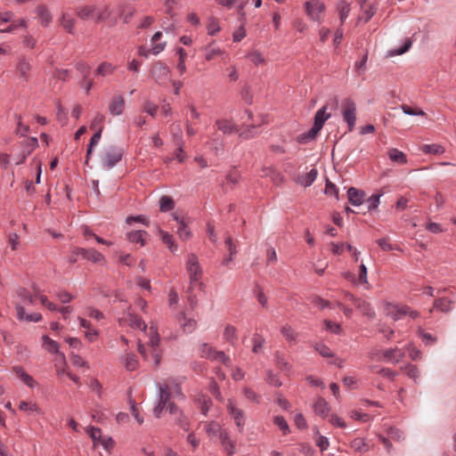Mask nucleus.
<instances>
[{
    "label": "nucleus",
    "instance_id": "nucleus-1",
    "mask_svg": "<svg viewBox=\"0 0 456 456\" xmlns=\"http://www.w3.org/2000/svg\"><path fill=\"white\" fill-rule=\"evenodd\" d=\"M186 265L187 272L189 273L191 281V286L188 291L190 292L196 283H199L200 288L202 289L204 286V284L200 281L202 276V270L200 265L198 257L195 254H190L188 256Z\"/></svg>",
    "mask_w": 456,
    "mask_h": 456
},
{
    "label": "nucleus",
    "instance_id": "nucleus-2",
    "mask_svg": "<svg viewBox=\"0 0 456 456\" xmlns=\"http://www.w3.org/2000/svg\"><path fill=\"white\" fill-rule=\"evenodd\" d=\"M341 115L346 123L348 131L354 129L356 122V104L352 98H346L341 103Z\"/></svg>",
    "mask_w": 456,
    "mask_h": 456
},
{
    "label": "nucleus",
    "instance_id": "nucleus-3",
    "mask_svg": "<svg viewBox=\"0 0 456 456\" xmlns=\"http://www.w3.org/2000/svg\"><path fill=\"white\" fill-rule=\"evenodd\" d=\"M123 150L117 146H110L104 151L101 159L102 165L106 168L113 167L123 157Z\"/></svg>",
    "mask_w": 456,
    "mask_h": 456
},
{
    "label": "nucleus",
    "instance_id": "nucleus-4",
    "mask_svg": "<svg viewBox=\"0 0 456 456\" xmlns=\"http://www.w3.org/2000/svg\"><path fill=\"white\" fill-rule=\"evenodd\" d=\"M149 330L150 340L148 342V346L151 349V356L155 366H159L161 361L160 350L159 348L160 338L156 327L151 326Z\"/></svg>",
    "mask_w": 456,
    "mask_h": 456
},
{
    "label": "nucleus",
    "instance_id": "nucleus-5",
    "mask_svg": "<svg viewBox=\"0 0 456 456\" xmlns=\"http://www.w3.org/2000/svg\"><path fill=\"white\" fill-rule=\"evenodd\" d=\"M15 73L22 80L28 82L32 75L30 61L23 55L18 57L15 64Z\"/></svg>",
    "mask_w": 456,
    "mask_h": 456
},
{
    "label": "nucleus",
    "instance_id": "nucleus-6",
    "mask_svg": "<svg viewBox=\"0 0 456 456\" xmlns=\"http://www.w3.org/2000/svg\"><path fill=\"white\" fill-rule=\"evenodd\" d=\"M307 15L315 21L321 20V14L325 10L324 4L320 0H309L305 3Z\"/></svg>",
    "mask_w": 456,
    "mask_h": 456
},
{
    "label": "nucleus",
    "instance_id": "nucleus-7",
    "mask_svg": "<svg viewBox=\"0 0 456 456\" xmlns=\"http://www.w3.org/2000/svg\"><path fill=\"white\" fill-rule=\"evenodd\" d=\"M75 255H80L83 258L94 263H104V256L94 248H75Z\"/></svg>",
    "mask_w": 456,
    "mask_h": 456
},
{
    "label": "nucleus",
    "instance_id": "nucleus-8",
    "mask_svg": "<svg viewBox=\"0 0 456 456\" xmlns=\"http://www.w3.org/2000/svg\"><path fill=\"white\" fill-rule=\"evenodd\" d=\"M228 411L235 421L240 432H242L245 425V415L241 409L237 408L232 400L228 401Z\"/></svg>",
    "mask_w": 456,
    "mask_h": 456
},
{
    "label": "nucleus",
    "instance_id": "nucleus-9",
    "mask_svg": "<svg viewBox=\"0 0 456 456\" xmlns=\"http://www.w3.org/2000/svg\"><path fill=\"white\" fill-rule=\"evenodd\" d=\"M108 109L113 116L121 115L125 110V98L123 95H114L109 103Z\"/></svg>",
    "mask_w": 456,
    "mask_h": 456
},
{
    "label": "nucleus",
    "instance_id": "nucleus-10",
    "mask_svg": "<svg viewBox=\"0 0 456 456\" xmlns=\"http://www.w3.org/2000/svg\"><path fill=\"white\" fill-rule=\"evenodd\" d=\"M151 73L156 82L160 84L162 81L168 78L170 70L167 66L161 63H156L153 65Z\"/></svg>",
    "mask_w": 456,
    "mask_h": 456
},
{
    "label": "nucleus",
    "instance_id": "nucleus-11",
    "mask_svg": "<svg viewBox=\"0 0 456 456\" xmlns=\"http://www.w3.org/2000/svg\"><path fill=\"white\" fill-rule=\"evenodd\" d=\"M216 125L218 130H220L224 134H232L239 132L238 126L230 119H216Z\"/></svg>",
    "mask_w": 456,
    "mask_h": 456
},
{
    "label": "nucleus",
    "instance_id": "nucleus-12",
    "mask_svg": "<svg viewBox=\"0 0 456 456\" xmlns=\"http://www.w3.org/2000/svg\"><path fill=\"white\" fill-rule=\"evenodd\" d=\"M382 357L387 362L397 363L404 357V353L398 347H395L382 352Z\"/></svg>",
    "mask_w": 456,
    "mask_h": 456
},
{
    "label": "nucleus",
    "instance_id": "nucleus-13",
    "mask_svg": "<svg viewBox=\"0 0 456 456\" xmlns=\"http://www.w3.org/2000/svg\"><path fill=\"white\" fill-rule=\"evenodd\" d=\"M349 202L355 207L362 205L364 201L365 192L354 187H350L347 191Z\"/></svg>",
    "mask_w": 456,
    "mask_h": 456
},
{
    "label": "nucleus",
    "instance_id": "nucleus-14",
    "mask_svg": "<svg viewBox=\"0 0 456 456\" xmlns=\"http://www.w3.org/2000/svg\"><path fill=\"white\" fill-rule=\"evenodd\" d=\"M217 438L220 440L224 451L227 452L228 455L234 454L235 444L231 440V438L229 436V433L227 432L226 429H224L222 433H220V436Z\"/></svg>",
    "mask_w": 456,
    "mask_h": 456
},
{
    "label": "nucleus",
    "instance_id": "nucleus-15",
    "mask_svg": "<svg viewBox=\"0 0 456 456\" xmlns=\"http://www.w3.org/2000/svg\"><path fill=\"white\" fill-rule=\"evenodd\" d=\"M331 117V114L327 112V107H322L319 110L316 111L314 115V126L316 129L321 130L325 123Z\"/></svg>",
    "mask_w": 456,
    "mask_h": 456
},
{
    "label": "nucleus",
    "instance_id": "nucleus-16",
    "mask_svg": "<svg viewBox=\"0 0 456 456\" xmlns=\"http://www.w3.org/2000/svg\"><path fill=\"white\" fill-rule=\"evenodd\" d=\"M42 339H43V342H44V346L45 348L50 352V353H53V354H59L61 362H64L65 361V356L63 354H61L59 353V344L53 340L52 338H50L48 336L46 335H44L42 337Z\"/></svg>",
    "mask_w": 456,
    "mask_h": 456
},
{
    "label": "nucleus",
    "instance_id": "nucleus-17",
    "mask_svg": "<svg viewBox=\"0 0 456 456\" xmlns=\"http://www.w3.org/2000/svg\"><path fill=\"white\" fill-rule=\"evenodd\" d=\"M205 430L208 436L213 440L217 438L224 429L222 428L221 425L216 421H210L205 424Z\"/></svg>",
    "mask_w": 456,
    "mask_h": 456
},
{
    "label": "nucleus",
    "instance_id": "nucleus-18",
    "mask_svg": "<svg viewBox=\"0 0 456 456\" xmlns=\"http://www.w3.org/2000/svg\"><path fill=\"white\" fill-rule=\"evenodd\" d=\"M261 172L263 177H270L276 184H280L283 181L282 175L272 167H262Z\"/></svg>",
    "mask_w": 456,
    "mask_h": 456
},
{
    "label": "nucleus",
    "instance_id": "nucleus-19",
    "mask_svg": "<svg viewBox=\"0 0 456 456\" xmlns=\"http://www.w3.org/2000/svg\"><path fill=\"white\" fill-rule=\"evenodd\" d=\"M36 12L41 20V23L45 27H48L52 22L53 17L45 5L40 4L37 6Z\"/></svg>",
    "mask_w": 456,
    "mask_h": 456
},
{
    "label": "nucleus",
    "instance_id": "nucleus-20",
    "mask_svg": "<svg viewBox=\"0 0 456 456\" xmlns=\"http://www.w3.org/2000/svg\"><path fill=\"white\" fill-rule=\"evenodd\" d=\"M172 136L175 146L182 152L183 147V130L179 124L173 126Z\"/></svg>",
    "mask_w": 456,
    "mask_h": 456
},
{
    "label": "nucleus",
    "instance_id": "nucleus-21",
    "mask_svg": "<svg viewBox=\"0 0 456 456\" xmlns=\"http://www.w3.org/2000/svg\"><path fill=\"white\" fill-rule=\"evenodd\" d=\"M453 301L447 297H441L436 299L433 304V308L441 311L443 313H448L452 310Z\"/></svg>",
    "mask_w": 456,
    "mask_h": 456
},
{
    "label": "nucleus",
    "instance_id": "nucleus-22",
    "mask_svg": "<svg viewBox=\"0 0 456 456\" xmlns=\"http://www.w3.org/2000/svg\"><path fill=\"white\" fill-rule=\"evenodd\" d=\"M350 4L346 0H339L337 4V11L339 15L341 24H343L347 19L350 12Z\"/></svg>",
    "mask_w": 456,
    "mask_h": 456
},
{
    "label": "nucleus",
    "instance_id": "nucleus-23",
    "mask_svg": "<svg viewBox=\"0 0 456 456\" xmlns=\"http://www.w3.org/2000/svg\"><path fill=\"white\" fill-rule=\"evenodd\" d=\"M388 158L392 162H395L400 165L407 163V158L405 154L398 149L392 148L387 152Z\"/></svg>",
    "mask_w": 456,
    "mask_h": 456
},
{
    "label": "nucleus",
    "instance_id": "nucleus-24",
    "mask_svg": "<svg viewBox=\"0 0 456 456\" xmlns=\"http://www.w3.org/2000/svg\"><path fill=\"white\" fill-rule=\"evenodd\" d=\"M159 388V402L163 403V404L167 405L170 403L171 398V391L170 387L167 384H159L158 386Z\"/></svg>",
    "mask_w": 456,
    "mask_h": 456
},
{
    "label": "nucleus",
    "instance_id": "nucleus-25",
    "mask_svg": "<svg viewBox=\"0 0 456 456\" xmlns=\"http://www.w3.org/2000/svg\"><path fill=\"white\" fill-rule=\"evenodd\" d=\"M354 305L362 314L369 317H373L375 315V313L372 310L370 303H368L367 301L358 298L357 300H355V303Z\"/></svg>",
    "mask_w": 456,
    "mask_h": 456
},
{
    "label": "nucleus",
    "instance_id": "nucleus-26",
    "mask_svg": "<svg viewBox=\"0 0 456 456\" xmlns=\"http://www.w3.org/2000/svg\"><path fill=\"white\" fill-rule=\"evenodd\" d=\"M122 362L126 369V370L133 371L138 367V361L134 354L130 353H126L122 356Z\"/></svg>",
    "mask_w": 456,
    "mask_h": 456
},
{
    "label": "nucleus",
    "instance_id": "nucleus-27",
    "mask_svg": "<svg viewBox=\"0 0 456 456\" xmlns=\"http://www.w3.org/2000/svg\"><path fill=\"white\" fill-rule=\"evenodd\" d=\"M321 130L316 129V127L313 126V127L310 130L299 134L297 137V142L298 143H307V142L313 141L317 136V134Z\"/></svg>",
    "mask_w": 456,
    "mask_h": 456
},
{
    "label": "nucleus",
    "instance_id": "nucleus-28",
    "mask_svg": "<svg viewBox=\"0 0 456 456\" xmlns=\"http://www.w3.org/2000/svg\"><path fill=\"white\" fill-rule=\"evenodd\" d=\"M11 24L5 28L0 29V33H12L17 30L19 28H27L28 22L25 19H19L15 20L10 21Z\"/></svg>",
    "mask_w": 456,
    "mask_h": 456
},
{
    "label": "nucleus",
    "instance_id": "nucleus-29",
    "mask_svg": "<svg viewBox=\"0 0 456 456\" xmlns=\"http://www.w3.org/2000/svg\"><path fill=\"white\" fill-rule=\"evenodd\" d=\"M126 322L132 328L141 329L142 330L146 331L147 325L138 315L128 314Z\"/></svg>",
    "mask_w": 456,
    "mask_h": 456
},
{
    "label": "nucleus",
    "instance_id": "nucleus-30",
    "mask_svg": "<svg viewBox=\"0 0 456 456\" xmlns=\"http://www.w3.org/2000/svg\"><path fill=\"white\" fill-rule=\"evenodd\" d=\"M314 408L315 413L322 418L326 417L330 411L328 403L323 398H318Z\"/></svg>",
    "mask_w": 456,
    "mask_h": 456
},
{
    "label": "nucleus",
    "instance_id": "nucleus-31",
    "mask_svg": "<svg viewBox=\"0 0 456 456\" xmlns=\"http://www.w3.org/2000/svg\"><path fill=\"white\" fill-rule=\"evenodd\" d=\"M147 235L145 231H134L127 233V240L132 243H140L141 246L145 244L144 236Z\"/></svg>",
    "mask_w": 456,
    "mask_h": 456
},
{
    "label": "nucleus",
    "instance_id": "nucleus-32",
    "mask_svg": "<svg viewBox=\"0 0 456 456\" xmlns=\"http://www.w3.org/2000/svg\"><path fill=\"white\" fill-rule=\"evenodd\" d=\"M179 322L186 333H191L197 326V322L193 319H186L185 315L183 314H181L179 318Z\"/></svg>",
    "mask_w": 456,
    "mask_h": 456
},
{
    "label": "nucleus",
    "instance_id": "nucleus-33",
    "mask_svg": "<svg viewBox=\"0 0 456 456\" xmlns=\"http://www.w3.org/2000/svg\"><path fill=\"white\" fill-rule=\"evenodd\" d=\"M224 338L228 341L232 346H234L237 341V330L234 326L228 324L224 328Z\"/></svg>",
    "mask_w": 456,
    "mask_h": 456
},
{
    "label": "nucleus",
    "instance_id": "nucleus-34",
    "mask_svg": "<svg viewBox=\"0 0 456 456\" xmlns=\"http://www.w3.org/2000/svg\"><path fill=\"white\" fill-rule=\"evenodd\" d=\"M14 371L17 374L19 378L21 379V380L29 387H34L36 386V381L34 379L26 373L24 370L21 367H15Z\"/></svg>",
    "mask_w": 456,
    "mask_h": 456
},
{
    "label": "nucleus",
    "instance_id": "nucleus-35",
    "mask_svg": "<svg viewBox=\"0 0 456 456\" xmlns=\"http://www.w3.org/2000/svg\"><path fill=\"white\" fill-rule=\"evenodd\" d=\"M175 208V201L170 196H162L159 199V210L161 212H168Z\"/></svg>",
    "mask_w": 456,
    "mask_h": 456
},
{
    "label": "nucleus",
    "instance_id": "nucleus-36",
    "mask_svg": "<svg viewBox=\"0 0 456 456\" xmlns=\"http://www.w3.org/2000/svg\"><path fill=\"white\" fill-rule=\"evenodd\" d=\"M197 403L200 405L201 412L206 415L210 409L212 404L211 399L206 395H199L196 399Z\"/></svg>",
    "mask_w": 456,
    "mask_h": 456
},
{
    "label": "nucleus",
    "instance_id": "nucleus-37",
    "mask_svg": "<svg viewBox=\"0 0 456 456\" xmlns=\"http://www.w3.org/2000/svg\"><path fill=\"white\" fill-rule=\"evenodd\" d=\"M95 6L94 5H86V6H83V7H80L78 10H77V16L83 20H88L90 18H92L95 12Z\"/></svg>",
    "mask_w": 456,
    "mask_h": 456
},
{
    "label": "nucleus",
    "instance_id": "nucleus-38",
    "mask_svg": "<svg viewBox=\"0 0 456 456\" xmlns=\"http://www.w3.org/2000/svg\"><path fill=\"white\" fill-rule=\"evenodd\" d=\"M114 66L110 62H102L101 63L97 69H96V75L105 77L108 75H111L114 72Z\"/></svg>",
    "mask_w": 456,
    "mask_h": 456
},
{
    "label": "nucleus",
    "instance_id": "nucleus-39",
    "mask_svg": "<svg viewBox=\"0 0 456 456\" xmlns=\"http://www.w3.org/2000/svg\"><path fill=\"white\" fill-rule=\"evenodd\" d=\"M350 445L351 448H353L355 452H363L369 450L368 444H366L364 439L361 437L354 438L351 442Z\"/></svg>",
    "mask_w": 456,
    "mask_h": 456
},
{
    "label": "nucleus",
    "instance_id": "nucleus-40",
    "mask_svg": "<svg viewBox=\"0 0 456 456\" xmlns=\"http://www.w3.org/2000/svg\"><path fill=\"white\" fill-rule=\"evenodd\" d=\"M421 150L428 154H442L444 152V148L439 144H424L421 146Z\"/></svg>",
    "mask_w": 456,
    "mask_h": 456
},
{
    "label": "nucleus",
    "instance_id": "nucleus-41",
    "mask_svg": "<svg viewBox=\"0 0 456 456\" xmlns=\"http://www.w3.org/2000/svg\"><path fill=\"white\" fill-rule=\"evenodd\" d=\"M178 236L181 240H187L191 237V232L184 223V220L180 221V226L177 229Z\"/></svg>",
    "mask_w": 456,
    "mask_h": 456
},
{
    "label": "nucleus",
    "instance_id": "nucleus-42",
    "mask_svg": "<svg viewBox=\"0 0 456 456\" xmlns=\"http://www.w3.org/2000/svg\"><path fill=\"white\" fill-rule=\"evenodd\" d=\"M205 52V59L207 61L213 60L216 55H220L222 53V51L220 48L214 46L213 44H210L204 49Z\"/></svg>",
    "mask_w": 456,
    "mask_h": 456
},
{
    "label": "nucleus",
    "instance_id": "nucleus-43",
    "mask_svg": "<svg viewBox=\"0 0 456 456\" xmlns=\"http://www.w3.org/2000/svg\"><path fill=\"white\" fill-rule=\"evenodd\" d=\"M417 332H418L419 336L421 338L422 341L427 346L433 345L437 340L436 337L431 335L430 333L426 332L421 328H419Z\"/></svg>",
    "mask_w": 456,
    "mask_h": 456
},
{
    "label": "nucleus",
    "instance_id": "nucleus-44",
    "mask_svg": "<svg viewBox=\"0 0 456 456\" xmlns=\"http://www.w3.org/2000/svg\"><path fill=\"white\" fill-rule=\"evenodd\" d=\"M74 25H75L74 19L71 18L69 15L64 13L62 15V20H61V26L63 27V28L66 29L69 33L73 34L74 33Z\"/></svg>",
    "mask_w": 456,
    "mask_h": 456
},
{
    "label": "nucleus",
    "instance_id": "nucleus-45",
    "mask_svg": "<svg viewBox=\"0 0 456 456\" xmlns=\"http://www.w3.org/2000/svg\"><path fill=\"white\" fill-rule=\"evenodd\" d=\"M273 423L279 427V428L282 431L283 435H287L289 433V427L283 416H275L273 419Z\"/></svg>",
    "mask_w": 456,
    "mask_h": 456
},
{
    "label": "nucleus",
    "instance_id": "nucleus-46",
    "mask_svg": "<svg viewBox=\"0 0 456 456\" xmlns=\"http://www.w3.org/2000/svg\"><path fill=\"white\" fill-rule=\"evenodd\" d=\"M243 395L244 396L252 403H259L260 402V395L256 394L252 388L250 387H244L243 388Z\"/></svg>",
    "mask_w": 456,
    "mask_h": 456
},
{
    "label": "nucleus",
    "instance_id": "nucleus-47",
    "mask_svg": "<svg viewBox=\"0 0 456 456\" xmlns=\"http://www.w3.org/2000/svg\"><path fill=\"white\" fill-rule=\"evenodd\" d=\"M159 234L161 236L162 241L168 246L171 251H175L177 248V246L175 245L173 236L171 234L162 230L159 231Z\"/></svg>",
    "mask_w": 456,
    "mask_h": 456
},
{
    "label": "nucleus",
    "instance_id": "nucleus-48",
    "mask_svg": "<svg viewBox=\"0 0 456 456\" xmlns=\"http://www.w3.org/2000/svg\"><path fill=\"white\" fill-rule=\"evenodd\" d=\"M317 174L318 173L316 169H311L305 176L302 177L301 183L305 187L310 186L316 179Z\"/></svg>",
    "mask_w": 456,
    "mask_h": 456
},
{
    "label": "nucleus",
    "instance_id": "nucleus-49",
    "mask_svg": "<svg viewBox=\"0 0 456 456\" xmlns=\"http://www.w3.org/2000/svg\"><path fill=\"white\" fill-rule=\"evenodd\" d=\"M253 348L252 351L255 354H258L262 351L263 346L265 342V338L259 334H255L253 337Z\"/></svg>",
    "mask_w": 456,
    "mask_h": 456
},
{
    "label": "nucleus",
    "instance_id": "nucleus-50",
    "mask_svg": "<svg viewBox=\"0 0 456 456\" xmlns=\"http://www.w3.org/2000/svg\"><path fill=\"white\" fill-rule=\"evenodd\" d=\"M281 334L286 338L288 341H296L297 338V334L295 330L289 325H285L281 330Z\"/></svg>",
    "mask_w": 456,
    "mask_h": 456
},
{
    "label": "nucleus",
    "instance_id": "nucleus-51",
    "mask_svg": "<svg viewBox=\"0 0 456 456\" xmlns=\"http://www.w3.org/2000/svg\"><path fill=\"white\" fill-rule=\"evenodd\" d=\"M407 376L410 379H412L416 383L418 382V379L419 377V371L416 365L407 364L404 368Z\"/></svg>",
    "mask_w": 456,
    "mask_h": 456
},
{
    "label": "nucleus",
    "instance_id": "nucleus-52",
    "mask_svg": "<svg viewBox=\"0 0 456 456\" xmlns=\"http://www.w3.org/2000/svg\"><path fill=\"white\" fill-rule=\"evenodd\" d=\"M314 348L322 357H325V358L334 357V354L324 344L318 343L314 346Z\"/></svg>",
    "mask_w": 456,
    "mask_h": 456
},
{
    "label": "nucleus",
    "instance_id": "nucleus-53",
    "mask_svg": "<svg viewBox=\"0 0 456 456\" xmlns=\"http://www.w3.org/2000/svg\"><path fill=\"white\" fill-rule=\"evenodd\" d=\"M77 70L82 75L83 78L86 80L91 73V67L86 62H78L76 64Z\"/></svg>",
    "mask_w": 456,
    "mask_h": 456
},
{
    "label": "nucleus",
    "instance_id": "nucleus-54",
    "mask_svg": "<svg viewBox=\"0 0 456 456\" xmlns=\"http://www.w3.org/2000/svg\"><path fill=\"white\" fill-rule=\"evenodd\" d=\"M403 112L410 116H426V113L421 109H414L409 105L403 104L401 106Z\"/></svg>",
    "mask_w": 456,
    "mask_h": 456
},
{
    "label": "nucleus",
    "instance_id": "nucleus-55",
    "mask_svg": "<svg viewBox=\"0 0 456 456\" xmlns=\"http://www.w3.org/2000/svg\"><path fill=\"white\" fill-rule=\"evenodd\" d=\"M381 195H382L381 193H373L367 200V202L369 204V206H368V210L369 211L376 210L378 208Z\"/></svg>",
    "mask_w": 456,
    "mask_h": 456
},
{
    "label": "nucleus",
    "instance_id": "nucleus-56",
    "mask_svg": "<svg viewBox=\"0 0 456 456\" xmlns=\"http://www.w3.org/2000/svg\"><path fill=\"white\" fill-rule=\"evenodd\" d=\"M214 352L215 350L213 349V347L207 343H203L200 346V356L203 358L211 360Z\"/></svg>",
    "mask_w": 456,
    "mask_h": 456
},
{
    "label": "nucleus",
    "instance_id": "nucleus-57",
    "mask_svg": "<svg viewBox=\"0 0 456 456\" xmlns=\"http://www.w3.org/2000/svg\"><path fill=\"white\" fill-rule=\"evenodd\" d=\"M18 296L23 300L24 303L34 305L35 297L29 293L26 289H20L18 290Z\"/></svg>",
    "mask_w": 456,
    "mask_h": 456
},
{
    "label": "nucleus",
    "instance_id": "nucleus-58",
    "mask_svg": "<svg viewBox=\"0 0 456 456\" xmlns=\"http://www.w3.org/2000/svg\"><path fill=\"white\" fill-rule=\"evenodd\" d=\"M211 360L219 361L224 365H229L230 358L223 351H216L213 353Z\"/></svg>",
    "mask_w": 456,
    "mask_h": 456
},
{
    "label": "nucleus",
    "instance_id": "nucleus-59",
    "mask_svg": "<svg viewBox=\"0 0 456 456\" xmlns=\"http://www.w3.org/2000/svg\"><path fill=\"white\" fill-rule=\"evenodd\" d=\"M176 424L182 428L183 430H189L190 424L187 417L181 411L178 413L177 418L175 419Z\"/></svg>",
    "mask_w": 456,
    "mask_h": 456
},
{
    "label": "nucleus",
    "instance_id": "nucleus-60",
    "mask_svg": "<svg viewBox=\"0 0 456 456\" xmlns=\"http://www.w3.org/2000/svg\"><path fill=\"white\" fill-rule=\"evenodd\" d=\"M387 436L394 441H401L403 439V433L396 428H389L387 430Z\"/></svg>",
    "mask_w": 456,
    "mask_h": 456
},
{
    "label": "nucleus",
    "instance_id": "nucleus-61",
    "mask_svg": "<svg viewBox=\"0 0 456 456\" xmlns=\"http://www.w3.org/2000/svg\"><path fill=\"white\" fill-rule=\"evenodd\" d=\"M91 438L94 441V445L99 444L102 440V430L99 428L91 427L90 430L88 431Z\"/></svg>",
    "mask_w": 456,
    "mask_h": 456
},
{
    "label": "nucleus",
    "instance_id": "nucleus-62",
    "mask_svg": "<svg viewBox=\"0 0 456 456\" xmlns=\"http://www.w3.org/2000/svg\"><path fill=\"white\" fill-rule=\"evenodd\" d=\"M19 409L20 411H36V412H39V407L37 406V403H28L27 402H20V404H19Z\"/></svg>",
    "mask_w": 456,
    "mask_h": 456
},
{
    "label": "nucleus",
    "instance_id": "nucleus-63",
    "mask_svg": "<svg viewBox=\"0 0 456 456\" xmlns=\"http://www.w3.org/2000/svg\"><path fill=\"white\" fill-rule=\"evenodd\" d=\"M325 329L327 330H330V332L334 334H339L341 331V327L339 324L333 322L331 321L325 320L324 321Z\"/></svg>",
    "mask_w": 456,
    "mask_h": 456
},
{
    "label": "nucleus",
    "instance_id": "nucleus-64",
    "mask_svg": "<svg viewBox=\"0 0 456 456\" xmlns=\"http://www.w3.org/2000/svg\"><path fill=\"white\" fill-rule=\"evenodd\" d=\"M407 350L409 352V356L411 358V360L416 361V360L420 359V357H421L420 350H419L412 344L408 345Z\"/></svg>",
    "mask_w": 456,
    "mask_h": 456
}]
</instances>
